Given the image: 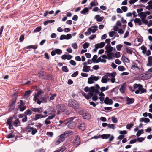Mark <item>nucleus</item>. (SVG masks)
I'll use <instances>...</instances> for the list:
<instances>
[{"label":"nucleus","instance_id":"f257e3e1","mask_svg":"<svg viewBox=\"0 0 152 152\" xmlns=\"http://www.w3.org/2000/svg\"><path fill=\"white\" fill-rule=\"evenodd\" d=\"M37 75L40 78L43 80H50V79H51L52 78V75L42 71L39 72L37 74Z\"/></svg>","mask_w":152,"mask_h":152},{"label":"nucleus","instance_id":"f03ea898","mask_svg":"<svg viewBox=\"0 0 152 152\" xmlns=\"http://www.w3.org/2000/svg\"><path fill=\"white\" fill-rule=\"evenodd\" d=\"M68 106L72 107L75 110L78 109L79 108V104L78 102L74 99H69L68 101Z\"/></svg>","mask_w":152,"mask_h":152},{"label":"nucleus","instance_id":"7ed1b4c3","mask_svg":"<svg viewBox=\"0 0 152 152\" xmlns=\"http://www.w3.org/2000/svg\"><path fill=\"white\" fill-rule=\"evenodd\" d=\"M11 122H13V124H18L19 121L15 117H11L7 119L6 124H11Z\"/></svg>","mask_w":152,"mask_h":152},{"label":"nucleus","instance_id":"20e7f679","mask_svg":"<svg viewBox=\"0 0 152 152\" xmlns=\"http://www.w3.org/2000/svg\"><path fill=\"white\" fill-rule=\"evenodd\" d=\"M75 118V117H71L67 118L63 121L60 120L59 121V122L60 124H71L72 120Z\"/></svg>","mask_w":152,"mask_h":152},{"label":"nucleus","instance_id":"39448f33","mask_svg":"<svg viewBox=\"0 0 152 152\" xmlns=\"http://www.w3.org/2000/svg\"><path fill=\"white\" fill-rule=\"evenodd\" d=\"M73 143L75 145H79L80 143V137L76 136L73 141Z\"/></svg>","mask_w":152,"mask_h":152},{"label":"nucleus","instance_id":"423d86ee","mask_svg":"<svg viewBox=\"0 0 152 152\" xmlns=\"http://www.w3.org/2000/svg\"><path fill=\"white\" fill-rule=\"evenodd\" d=\"M131 69L136 71L140 70L139 67L138 66L137 64L135 62L132 63V65L131 67Z\"/></svg>","mask_w":152,"mask_h":152},{"label":"nucleus","instance_id":"0eeeda50","mask_svg":"<svg viewBox=\"0 0 152 152\" xmlns=\"http://www.w3.org/2000/svg\"><path fill=\"white\" fill-rule=\"evenodd\" d=\"M113 102V101L111 99H110L108 97H106L104 100V103L106 104H111Z\"/></svg>","mask_w":152,"mask_h":152},{"label":"nucleus","instance_id":"6e6552de","mask_svg":"<svg viewBox=\"0 0 152 152\" xmlns=\"http://www.w3.org/2000/svg\"><path fill=\"white\" fill-rule=\"evenodd\" d=\"M72 131H65L63 134V135L65 136V138H66L72 135Z\"/></svg>","mask_w":152,"mask_h":152},{"label":"nucleus","instance_id":"1a4fd4ad","mask_svg":"<svg viewBox=\"0 0 152 152\" xmlns=\"http://www.w3.org/2000/svg\"><path fill=\"white\" fill-rule=\"evenodd\" d=\"M127 101V104H130L133 103L134 101V99L133 98H130L127 97L126 98Z\"/></svg>","mask_w":152,"mask_h":152},{"label":"nucleus","instance_id":"9d476101","mask_svg":"<svg viewBox=\"0 0 152 152\" xmlns=\"http://www.w3.org/2000/svg\"><path fill=\"white\" fill-rule=\"evenodd\" d=\"M109 80L108 78V76L107 75L104 76L102 78L101 81L102 83H106Z\"/></svg>","mask_w":152,"mask_h":152},{"label":"nucleus","instance_id":"9b49d317","mask_svg":"<svg viewBox=\"0 0 152 152\" xmlns=\"http://www.w3.org/2000/svg\"><path fill=\"white\" fill-rule=\"evenodd\" d=\"M148 63L146 64V66H152V56L148 57Z\"/></svg>","mask_w":152,"mask_h":152},{"label":"nucleus","instance_id":"f8f14e48","mask_svg":"<svg viewBox=\"0 0 152 152\" xmlns=\"http://www.w3.org/2000/svg\"><path fill=\"white\" fill-rule=\"evenodd\" d=\"M125 84L126 83H124L121 86L120 89V91L122 94H124L125 93Z\"/></svg>","mask_w":152,"mask_h":152},{"label":"nucleus","instance_id":"ddd939ff","mask_svg":"<svg viewBox=\"0 0 152 152\" xmlns=\"http://www.w3.org/2000/svg\"><path fill=\"white\" fill-rule=\"evenodd\" d=\"M83 71L85 72H88L89 71H92V70H91L90 69V66H84L83 67Z\"/></svg>","mask_w":152,"mask_h":152},{"label":"nucleus","instance_id":"4468645a","mask_svg":"<svg viewBox=\"0 0 152 152\" xmlns=\"http://www.w3.org/2000/svg\"><path fill=\"white\" fill-rule=\"evenodd\" d=\"M95 18L96 19V21L98 22H101L104 18L103 17H100V15H96L95 17Z\"/></svg>","mask_w":152,"mask_h":152},{"label":"nucleus","instance_id":"2eb2a0df","mask_svg":"<svg viewBox=\"0 0 152 152\" xmlns=\"http://www.w3.org/2000/svg\"><path fill=\"white\" fill-rule=\"evenodd\" d=\"M140 120L141 122H143L145 123H148L150 121L149 119L146 118H142L140 119Z\"/></svg>","mask_w":152,"mask_h":152},{"label":"nucleus","instance_id":"dca6fc26","mask_svg":"<svg viewBox=\"0 0 152 152\" xmlns=\"http://www.w3.org/2000/svg\"><path fill=\"white\" fill-rule=\"evenodd\" d=\"M108 76V77H115L116 75V72H113L112 73H107L106 74Z\"/></svg>","mask_w":152,"mask_h":152},{"label":"nucleus","instance_id":"f3484780","mask_svg":"<svg viewBox=\"0 0 152 152\" xmlns=\"http://www.w3.org/2000/svg\"><path fill=\"white\" fill-rule=\"evenodd\" d=\"M46 116L43 115L41 114H36L35 116V120H37L40 118H44Z\"/></svg>","mask_w":152,"mask_h":152},{"label":"nucleus","instance_id":"a211bd4d","mask_svg":"<svg viewBox=\"0 0 152 152\" xmlns=\"http://www.w3.org/2000/svg\"><path fill=\"white\" fill-rule=\"evenodd\" d=\"M91 28L92 32L94 33L97 30L98 26L97 25H94L92 26Z\"/></svg>","mask_w":152,"mask_h":152},{"label":"nucleus","instance_id":"6ab92c4d","mask_svg":"<svg viewBox=\"0 0 152 152\" xmlns=\"http://www.w3.org/2000/svg\"><path fill=\"white\" fill-rule=\"evenodd\" d=\"M89 8L87 7L85 8L83 10L80 11V13L84 15L88 12L89 11Z\"/></svg>","mask_w":152,"mask_h":152},{"label":"nucleus","instance_id":"aec40b11","mask_svg":"<svg viewBox=\"0 0 152 152\" xmlns=\"http://www.w3.org/2000/svg\"><path fill=\"white\" fill-rule=\"evenodd\" d=\"M134 21L136 23H137L139 25H141L142 24L141 20L140 18H136L134 20Z\"/></svg>","mask_w":152,"mask_h":152},{"label":"nucleus","instance_id":"412c9836","mask_svg":"<svg viewBox=\"0 0 152 152\" xmlns=\"http://www.w3.org/2000/svg\"><path fill=\"white\" fill-rule=\"evenodd\" d=\"M32 92V91L29 90L26 91L24 94V96L27 97H29L30 96V94Z\"/></svg>","mask_w":152,"mask_h":152},{"label":"nucleus","instance_id":"4be33fe9","mask_svg":"<svg viewBox=\"0 0 152 152\" xmlns=\"http://www.w3.org/2000/svg\"><path fill=\"white\" fill-rule=\"evenodd\" d=\"M95 45L97 47H99V48H102L104 46L105 43L104 42H102L100 43H98Z\"/></svg>","mask_w":152,"mask_h":152},{"label":"nucleus","instance_id":"5701e85b","mask_svg":"<svg viewBox=\"0 0 152 152\" xmlns=\"http://www.w3.org/2000/svg\"><path fill=\"white\" fill-rule=\"evenodd\" d=\"M32 127H31L29 126H27L25 127L24 129V131L26 132H30L32 130Z\"/></svg>","mask_w":152,"mask_h":152},{"label":"nucleus","instance_id":"b1692460","mask_svg":"<svg viewBox=\"0 0 152 152\" xmlns=\"http://www.w3.org/2000/svg\"><path fill=\"white\" fill-rule=\"evenodd\" d=\"M113 57H114V53H110L107 54V58L109 60L111 59Z\"/></svg>","mask_w":152,"mask_h":152},{"label":"nucleus","instance_id":"393cba45","mask_svg":"<svg viewBox=\"0 0 152 152\" xmlns=\"http://www.w3.org/2000/svg\"><path fill=\"white\" fill-rule=\"evenodd\" d=\"M90 115L88 113H85L83 114V117L84 119H88L90 118Z\"/></svg>","mask_w":152,"mask_h":152},{"label":"nucleus","instance_id":"a878e982","mask_svg":"<svg viewBox=\"0 0 152 152\" xmlns=\"http://www.w3.org/2000/svg\"><path fill=\"white\" fill-rule=\"evenodd\" d=\"M20 124H7V125H9V128L10 129H14V128L13 127V125L14 126L17 127L19 126Z\"/></svg>","mask_w":152,"mask_h":152},{"label":"nucleus","instance_id":"bb28decb","mask_svg":"<svg viewBox=\"0 0 152 152\" xmlns=\"http://www.w3.org/2000/svg\"><path fill=\"white\" fill-rule=\"evenodd\" d=\"M110 136V134H103L101 135V137L103 139H107Z\"/></svg>","mask_w":152,"mask_h":152},{"label":"nucleus","instance_id":"cd10ccee","mask_svg":"<svg viewBox=\"0 0 152 152\" xmlns=\"http://www.w3.org/2000/svg\"><path fill=\"white\" fill-rule=\"evenodd\" d=\"M15 107V104L10 103L9 105V110L10 111L13 110L14 109Z\"/></svg>","mask_w":152,"mask_h":152},{"label":"nucleus","instance_id":"c85d7f7f","mask_svg":"<svg viewBox=\"0 0 152 152\" xmlns=\"http://www.w3.org/2000/svg\"><path fill=\"white\" fill-rule=\"evenodd\" d=\"M79 129L82 131H84L85 129V124H80L78 126Z\"/></svg>","mask_w":152,"mask_h":152},{"label":"nucleus","instance_id":"c756f323","mask_svg":"<svg viewBox=\"0 0 152 152\" xmlns=\"http://www.w3.org/2000/svg\"><path fill=\"white\" fill-rule=\"evenodd\" d=\"M15 136V134H14L13 132H12L7 136V138H12L14 137Z\"/></svg>","mask_w":152,"mask_h":152},{"label":"nucleus","instance_id":"7c9ffc66","mask_svg":"<svg viewBox=\"0 0 152 152\" xmlns=\"http://www.w3.org/2000/svg\"><path fill=\"white\" fill-rule=\"evenodd\" d=\"M141 49L142 50V53L144 54H145L147 51L146 47L144 45H142L141 47Z\"/></svg>","mask_w":152,"mask_h":152},{"label":"nucleus","instance_id":"2f4dec72","mask_svg":"<svg viewBox=\"0 0 152 152\" xmlns=\"http://www.w3.org/2000/svg\"><path fill=\"white\" fill-rule=\"evenodd\" d=\"M91 28H89L87 29V31L85 32L84 34L86 36L89 35L91 34Z\"/></svg>","mask_w":152,"mask_h":152},{"label":"nucleus","instance_id":"473e14b6","mask_svg":"<svg viewBox=\"0 0 152 152\" xmlns=\"http://www.w3.org/2000/svg\"><path fill=\"white\" fill-rule=\"evenodd\" d=\"M55 22L54 20H48L45 21L43 23L45 25H46L48 23H52Z\"/></svg>","mask_w":152,"mask_h":152},{"label":"nucleus","instance_id":"72a5a7b5","mask_svg":"<svg viewBox=\"0 0 152 152\" xmlns=\"http://www.w3.org/2000/svg\"><path fill=\"white\" fill-rule=\"evenodd\" d=\"M37 45H30L27 46L26 47L27 49L33 48L34 49H36L37 48Z\"/></svg>","mask_w":152,"mask_h":152},{"label":"nucleus","instance_id":"f704fd0d","mask_svg":"<svg viewBox=\"0 0 152 152\" xmlns=\"http://www.w3.org/2000/svg\"><path fill=\"white\" fill-rule=\"evenodd\" d=\"M138 15L139 16H140V18H145L146 17V15L145 13H143L142 14L141 13H139Z\"/></svg>","mask_w":152,"mask_h":152},{"label":"nucleus","instance_id":"c9c22d12","mask_svg":"<svg viewBox=\"0 0 152 152\" xmlns=\"http://www.w3.org/2000/svg\"><path fill=\"white\" fill-rule=\"evenodd\" d=\"M31 110H30V109H28L24 112V113L26 115H31L32 113V112Z\"/></svg>","mask_w":152,"mask_h":152},{"label":"nucleus","instance_id":"e433bc0d","mask_svg":"<svg viewBox=\"0 0 152 152\" xmlns=\"http://www.w3.org/2000/svg\"><path fill=\"white\" fill-rule=\"evenodd\" d=\"M90 5L91 6L89 7V9L91 10L92 9V7L96 6L97 5V4H96L95 2L92 1L90 3Z\"/></svg>","mask_w":152,"mask_h":152},{"label":"nucleus","instance_id":"4c0bfd02","mask_svg":"<svg viewBox=\"0 0 152 152\" xmlns=\"http://www.w3.org/2000/svg\"><path fill=\"white\" fill-rule=\"evenodd\" d=\"M143 129L140 130L138 131L136 134V136L137 137L140 136L143 133Z\"/></svg>","mask_w":152,"mask_h":152},{"label":"nucleus","instance_id":"58836bf2","mask_svg":"<svg viewBox=\"0 0 152 152\" xmlns=\"http://www.w3.org/2000/svg\"><path fill=\"white\" fill-rule=\"evenodd\" d=\"M50 95H51V96L50 98V99L51 100H53L54 99L55 97L56 96V94H52L51 93L50 94Z\"/></svg>","mask_w":152,"mask_h":152},{"label":"nucleus","instance_id":"ea45409f","mask_svg":"<svg viewBox=\"0 0 152 152\" xmlns=\"http://www.w3.org/2000/svg\"><path fill=\"white\" fill-rule=\"evenodd\" d=\"M56 53L58 55L61 54L62 53V51L61 50L58 49H55Z\"/></svg>","mask_w":152,"mask_h":152},{"label":"nucleus","instance_id":"a19ab883","mask_svg":"<svg viewBox=\"0 0 152 152\" xmlns=\"http://www.w3.org/2000/svg\"><path fill=\"white\" fill-rule=\"evenodd\" d=\"M121 59H122V60L124 61H125V62H129V59L128 58H126L125 57V56H124V55H123L122 56Z\"/></svg>","mask_w":152,"mask_h":152},{"label":"nucleus","instance_id":"79ce46f5","mask_svg":"<svg viewBox=\"0 0 152 152\" xmlns=\"http://www.w3.org/2000/svg\"><path fill=\"white\" fill-rule=\"evenodd\" d=\"M89 45V43L87 42H86L83 45V48L84 49L88 48Z\"/></svg>","mask_w":152,"mask_h":152},{"label":"nucleus","instance_id":"37998d69","mask_svg":"<svg viewBox=\"0 0 152 152\" xmlns=\"http://www.w3.org/2000/svg\"><path fill=\"white\" fill-rule=\"evenodd\" d=\"M67 127L71 129H73L75 127V124H68Z\"/></svg>","mask_w":152,"mask_h":152},{"label":"nucleus","instance_id":"c03bdc74","mask_svg":"<svg viewBox=\"0 0 152 152\" xmlns=\"http://www.w3.org/2000/svg\"><path fill=\"white\" fill-rule=\"evenodd\" d=\"M66 147L64 146L58 150H57V151L58 152H63L66 150Z\"/></svg>","mask_w":152,"mask_h":152},{"label":"nucleus","instance_id":"a18cd8bd","mask_svg":"<svg viewBox=\"0 0 152 152\" xmlns=\"http://www.w3.org/2000/svg\"><path fill=\"white\" fill-rule=\"evenodd\" d=\"M93 80L92 77L91 76L88 78V83L89 84H91L93 83Z\"/></svg>","mask_w":152,"mask_h":152},{"label":"nucleus","instance_id":"49530a36","mask_svg":"<svg viewBox=\"0 0 152 152\" xmlns=\"http://www.w3.org/2000/svg\"><path fill=\"white\" fill-rule=\"evenodd\" d=\"M118 70L121 71H124L126 69L122 66H120L118 67Z\"/></svg>","mask_w":152,"mask_h":152},{"label":"nucleus","instance_id":"de8ad7c7","mask_svg":"<svg viewBox=\"0 0 152 152\" xmlns=\"http://www.w3.org/2000/svg\"><path fill=\"white\" fill-rule=\"evenodd\" d=\"M97 57L98 56L96 55H94L92 58V61L93 63H96V60L97 59Z\"/></svg>","mask_w":152,"mask_h":152},{"label":"nucleus","instance_id":"09e8293b","mask_svg":"<svg viewBox=\"0 0 152 152\" xmlns=\"http://www.w3.org/2000/svg\"><path fill=\"white\" fill-rule=\"evenodd\" d=\"M32 130H31V134L33 135H34L37 132V131L35 128L32 127Z\"/></svg>","mask_w":152,"mask_h":152},{"label":"nucleus","instance_id":"8fccbe9b","mask_svg":"<svg viewBox=\"0 0 152 152\" xmlns=\"http://www.w3.org/2000/svg\"><path fill=\"white\" fill-rule=\"evenodd\" d=\"M62 70L64 72H67L69 70L67 67L66 66H64L62 67Z\"/></svg>","mask_w":152,"mask_h":152},{"label":"nucleus","instance_id":"3c124183","mask_svg":"<svg viewBox=\"0 0 152 152\" xmlns=\"http://www.w3.org/2000/svg\"><path fill=\"white\" fill-rule=\"evenodd\" d=\"M18 108L20 111H23L26 109V106L20 107V106H18Z\"/></svg>","mask_w":152,"mask_h":152},{"label":"nucleus","instance_id":"603ef678","mask_svg":"<svg viewBox=\"0 0 152 152\" xmlns=\"http://www.w3.org/2000/svg\"><path fill=\"white\" fill-rule=\"evenodd\" d=\"M56 108L58 110H61V111H63L62 107L60 104H58L57 105Z\"/></svg>","mask_w":152,"mask_h":152},{"label":"nucleus","instance_id":"864d4df0","mask_svg":"<svg viewBox=\"0 0 152 152\" xmlns=\"http://www.w3.org/2000/svg\"><path fill=\"white\" fill-rule=\"evenodd\" d=\"M91 76L92 77L93 81H97L99 79L98 77L96 76L93 75H91Z\"/></svg>","mask_w":152,"mask_h":152},{"label":"nucleus","instance_id":"5fc2aeb1","mask_svg":"<svg viewBox=\"0 0 152 152\" xmlns=\"http://www.w3.org/2000/svg\"><path fill=\"white\" fill-rule=\"evenodd\" d=\"M59 138L61 140L62 142L64 141L65 139L66 138L65 136H64L63 134H61L59 136Z\"/></svg>","mask_w":152,"mask_h":152},{"label":"nucleus","instance_id":"6e6d98bb","mask_svg":"<svg viewBox=\"0 0 152 152\" xmlns=\"http://www.w3.org/2000/svg\"><path fill=\"white\" fill-rule=\"evenodd\" d=\"M59 138L61 140L62 142L64 141L65 139L66 138L65 136H64L63 134H61L59 136Z\"/></svg>","mask_w":152,"mask_h":152},{"label":"nucleus","instance_id":"4d7b16f0","mask_svg":"<svg viewBox=\"0 0 152 152\" xmlns=\"http://www.w3.org/2000/svg\"><path fill=\"white\" fill-rule=\"evenodd\" d=\"M141 21L142 22L145 24L148 25V20H146L145 18H141Z\"/></svg>","mask_w":152,"mask_h":152},{"label":"nucleus","instance_id":"13d9d810","mask_svg":"<svg viewBox=\"0 0 152 152\" xmlns=\"http://www.w3.org/2000/svg\"><path fill=\"white\" fill-rule=\"evenodd\" d=\"M123 45L121 44H119L116 46V48L118 51H120Z\"/></svg>","mask_w":152,"mask_h":152},{"label":"nucleus","instance_id":"bf43d9fd","mask_svg":"<svg viewBox=\"0 0 152 152\" xmlns=\"http://www.w3.org/2000/svg\"><path fill=\"white\" fill-rule=\"evenodd\" d=\"M126 50L127 53H128L129 54H132V51L131 49L128 48H126Z\"/></svg>","mask_w":152,"mask_h":152},{"label":"nucleus","instance_id":"052dcab7","mask_svg":"<svg viewBox=\"0 0 152 152\" xmlns=\"http://www.w3.org/2000/svg\"><path fill=\"white\" fill-rule=\"evenodd\" d=\"M145 138L138 137L137 140V141L139 142H141L144 140Z\"/></svg>","mask_w":152,"mask_h":152},{"label":"nucleus","instance_id":"680f3d73","mask_svg":"<svg viewBox=\"0 0 152 152\" xmlns=\"http://www.w3.org/2000/svg\"><path fill=\"white\" fill-rule=\"evenodd\" d=\"M78 71H76L71 75V76L72 77H75L77 76L78 75Z\"/></svg>","mask_w":152,"mask_h":152},{"label":"nucleus","instance_id":"e2e57ef3","mask_svg":"<svg viewBox=\"0 0 152 152\" xmlns=\"http://www.w3.org/2000/svg\"><path fill=\"white\" fill-rule=\"evenodd\" d=\"M72 46L74 49H77L78 48L77 45L76 43H72Z\"/></svg>","mask_w":152,"mask_h":152},{"label":"nucleus","instance_id":"0e129e2a","mask_svg":"<svg viewBox=\"0 0 152 152\" xmlns=\"http://www.w3.org/2000/svg\"><path fill=\"white\" fill-rule=\"evenodd\" d=\"M41 29V28L40 27H37L34 30V32H39L40 31Z\"/></svg>","mask_w":152,"mask_h":152},{"label":"nucleus","instance_id":"69168bd1","mask_svg":"<svg viewBox=\"0 0 152 152\" xmlns=\"http://www.w3.org/2000/svg\"><path fill=\"white\" fill-rule=\"evenodd\" d=\"M96 37V34H92L89 37V39L91 40H92L94 39V38Z\"/></svg>","mask_w":152,"mask_h":152},{"label":"nucleus","instance_id":"338daca9","mask_svg":"<svg viewBox=\"0 0 152 152\" xmlns=\"http://www.w3.org/2000/svg\"><path fill=\"white\" fill-rule=\"evenodd\" d=\"M96 88L94 86H91L90 88L89 91L94 93L95 92Z\"/></svg>","mask_w":152,"mask_h":152},{"label":"nucleus","instance_id":"774afa93","mask_svg":"<svg viewBox=\"0 0 152 152\" xmlns=\"http://www.w3.org/2000/svg\"><path fill=\"white\" fill-rule=\"evenodd\" d=\"M112 120L113 122L116 123L117 122V118L114 116L112 117Z\"/></svg>","mask_w":152,"mask_h":152}]
</instances>
